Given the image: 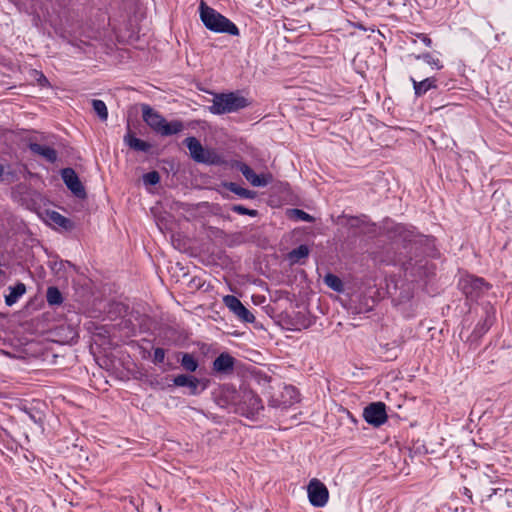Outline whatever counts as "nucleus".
<instances>
[{
	"instance_id": "obj_1",
	"label": "nucleus",
	"mask_w": 512,
	"mask_h": 512,
	"mask_svg": "<svg viewBox=\"0 0 512 512\" xmlns=\"http://www.w3.org/2000/svg\"><path fill=\"white\" fill-rule=\"evenodd\" d=\"M199 10L201 21L208 30L232 36L240 34L239 28L231 20L207 6L204 2H201Z\"/></svg>"
},
{
	"instance_id": "obj_2",
	"label": "nucleus",
	"mask_w": 512,
	"mask_h": 512,
	"mask_svg": "<svg viewBox=\"0 0 512 512\" xmlns=\"http://www.w3.org/2000/svg\"><path fill=\"white\" fill-rule=\"evenodd\" d=\"M249 106L247 98L235 93H216L212 99V105L208 107L214 115H222L237 112Z\"/></svg>"
},
{
	"instance_id": "obj_3",
	"label": "nucleus",
	"mask_w": 512,
	"mask_h": 512,
	"mask_svg": "<svg viewBox=\"0 0 512 512\" xmlns=\"http://www.w3.org/2000/svg\"><path fill=\"white\" fill-rule=\"evenodd\" d=\"M184 144L190 152L191 158L197 163L209 164V165H221L223 158L214 150L205 149L201 142L191 136L184 140Z\"/></svg>"
},
{
	"instance_id": "obj_4",
	"label": "nucleus",
	"mask_w": 512,
	"mask_h": 512,
	"mask_svg": "<svg viewBox=\"0 0 512 512\" xmlns=\"http://www.w3.org/2000/svg\"><path fill=\"white\" fill-rule=\"evenodd\" d=\"M262 400L251 390H244L235 403L234 412L253 419L263 410Z\"/></svg>"
},
{
	"instance_id": "obj_5",
	"label": "nucleus",
	"mask_w": 512,
	"mask_h": 512,
	"mask_svg": "<svg viewBox=\"0 0 512 512\" xmlns=\"http://www.w3.org/2000/svg\"><path fill=\"white\" fill-rule=\"evenodd\" d=\"M458 286L466 297L472 301L477 300L490 288V285L483 278L470 275L461 278Z\"/></svg>"
},
{
	"instance_id": "obj_6",
	"label": "nucleus",
	"mask_w": 512,
	"mask_h": 512,
	"mask_svg": "<svg viewBox=\"0 0 512 512\" xmlns=\"http://www.w3.org/2000/svg\"><path fill=\"white\" fill-rule=\"evenodd\" d=\"M307 494L310 504L317 508L324 507L329 500L327 487L317 478H313L309 481Z\"/></svg>"
},
{
	"instance_id": "obj_7",
	"label": "nucleus",
	"mask_w": 512,
	"mask_h": 512,
	"mask_svg": "<svg viewBox=\"0 0 512 512\" xmlns=\"http://www.w3.org/2000/svg\"><path fill=\"white\" fill-rule=\"evenodd\" d=\"M363 418L368 424L374 427L383 425L388 418L386 405L380 401L370 403L363 410Z\"/></svg>"
},
{
	"instance_id": "obj_8",
	"label": "nucleus",
	"mask_w": 512,
	"mask_h": 512,
	"mask_svg": "<svg viewBox=\"0 0 512 512\" xmlns=\"http://www.w3.org/2000/svg\"><path fill=\"white\" fill-rule=\"evenodd\" d=\"M62 179L67 188L79 199H85L86 190L81 183L78 175L72 168H64L61 171Z\"/></svg>"
},
{
	"instance_id": "obj_9",
	"label": "nucleus",
	"mask_w": 512,
	"mask_h": 512,
	"mask_svg": "<svg viewBox=\"0 0 512 512\" xmlns=\"http://www.w3.org/2000/svg\"><path fill=\"white\" fill-rule=\"evenodd\" d=\"M225 305L232 311L241 321L246 323H253L255 321L254 315L241 303V301L233 296L227 295L224 297Z\"/></svg>"
},
{
	"instance_id": "obj_10",
	"label": "nucleus",
	"mask_w": 512,
	"mask_h": 512,
	"mask_svg": "<svg viewBox=\"0 0 512 512\" xmlns=\"http://www.w3.org/2000/svg\"><path fill=\"white\" fill-rule=\"evenodd\" d=\"M236 359L228 352H222L212 363V370L219 375H230L234 372Z\"/></svg>"
},
{
	"instance_id": "obj_11",
	"label": "nucleus",
	"mask_w": 512,
	"mask_h": 512,
	"mask_svg": "<svg viewBox=\"0 0 512 512\" xmlns=\"http://www.w3.org/2000/svg\"><path fill=\"white\" fill-rule=\"evenodd\" d=\"M142 117L145 123L157 134L160 133L163 124L165 123V118L151 108L148 104H143L142 107Z\"/></svg>"
},
{
	"instance_id": "obj_12",
	"label": "nucleus",
	"mask_w": 512,
	"mask_h": 512,
	"mask_svg": "<svg viewBox=\"0 0 512 512\" xmlns=\"http://www.w3.org/2000/svg\"><path fill=\"white\" fill-rule=\"evenodd\" d=\"M232 167L239 170L246 180L255 187H265L268 184V181L263 175L256 174L253 169L244 162L235 161Z\"/></svg>"
},
{
	"instance_id": "obj_13",
	"label": "nucleus",
	"mask_w": 512,
	"mask_h": 512,
	"mask_svg": "<svg viewBox=\"0 0 512 512\" xmlns=\"http://www.w3.org/2000/svg\"><path fill=\"white\" fill-rule=\"evenodd\" d=\"M494 319L495 311L493 308L487 309L485 311L484 318L476 324L474 330L472 331L471 337L475 340L480 339L491 328L494 323Z\"/></svg>"
},
{
	"instance_id": "obj_14",
	"label": "nucleus",
	"mask_w": 512,
	"mask_h": 512,
	"mask_svg": "<svg viewBox=\"0 0 512 512\" xmlns=\"http://www.w3.org/2000/svg\"><path fill=\"white\" fill-rule=\"evenodd\" d=\"M28 147L32 153L43 157L47 162L51 164L57 161L58 154L54 148L36 142H30Z\"/></svg>"
},
{
	"instance_id": "obj_15",
	"label": "nucleus",
	"mask_w": 512,
	"mask_h": 512,
	"mask_svg": "<svg viewBox=\"0 0 512 512\" xmlns=\"http://www.w3.org/2000/svg\"><path fill=\"white\" fill-rule=\"evenodd\" d=\"M173 384L177 387H188L190 394L196 395L198 394L200 380L191 375L180 374L173 378Z\"/></svg>"
},
{
	"instance_id": "obj_16",
	"label": "nucleus",
	"mask_w": 512,
	"mask_h": 512,
	"mask_svg": "<svg viewBox=\"0 0 512 512\" xmlns=\"http://www.w3.org/2000/svg\"><path fill=\"white\" fill-rule=\"evenodd\" d=\"M410 80L413 84V89L416 97H421L426 94L431 89L437 88V80L435 77H428L423 79L422 81H416L413 77H410Z\"/></svg>"
},
{
	"instance_id": "obj_17",
	"label": "nucleus",
	"mask_w": 512,
	"mask_h": 512,
	"mask_svg": "<svg viewBox=\"0 0 512 512\" xmlns=\"http://www.w3.org/2000/svg\"><path fill=\"white\" fill-rule=\"evenodd\" d=\"M299 401V391L294 386H284L283 391L281 392V404H283V409H287Z\"/></svg>"
},
{
	"instance_id": "obj_18",
	"label": "nucleus",
	"mask_w": 512,
	"mask_h": 512,
	"mask_svg": "<svg viewBox=\"0 0 512 512\" xmlns=\"http://www.w3.org/2000/svg\"><path fill=\"white\" fill-rule=\"evenodd\" d=\"M391 238L399 239L403 242H411L413 240V231L403 224H395L389 229Z\"/></svg>"
},
{
	"instance_id": "obj_19",
	"label": "nucleus",
	"mask_w": 512,
	"mask_h": 512,
	"mask_svg": "<svg viewBox=\"0 0 512 512\" xmlns=\"http://www.w3.org/2000/svg\"><path fill=\"white\" fill-rule=\"evenodd\" d=\"M25 292L26 286L22 282H18L15 286H10L9 294L5 296V304L9 307L13 306Z\"/></svg>"
},
{
	"instance_id": "obj_20",
	"label": "nucleus",
	"mask_w": 512,
	"mask_h": 512,
	"mask_svg": "<svg viewBox=\"0 0 512 512\" xmlns=\"http://www.w3.org/2000/svg\"><path fill=\"white\" fill-rule=\"evenodd\" d=\"M125 143L133 150L135 151H141V152H149L152 145L142 139H139L135 137L134 135L128 133L124 137Z\"/></svg>"
},
{
	"instance_id": "obj_21",
	"label": "nucleus",
	"mask_w": 512,
	"mask_h": 512,
	"mask_svg": "<svg viewBox=\"0 0 512 512\" xmlns=\"http://www.w3.org/2000/svg\"><path fill=\"white\" fill-rule=\"evenodd\" d=\"M222 186L243 199H253L256 196V192L243 188L235 182H224L222 183Z\"/></svg>"
},
{
	"instance_id": "obj_22",
	"label": "nucleus",
	"mask_w": 512,
	"mask_h": 512,
	"mask_svg": "<svg viewBox=\"0 0 512 512\" xmlns=\"http://www.w3.org/2000/svg\"><path fill=\"white\" fill-rule=\"evenodd\" d=\"M184 128L185 126L181 120H173L167 122V120L165 119V123L163 124L159 134L161 136H172L182 132Z\"/></svg>"
},
{
	"instance_id": "obj_23",
	"label": "nucleus",
	"mask_w": 512,
	"mask_h": 512,
	"mask_svg": "<svg viewBox=\"0 0 512 512\" xmlns=\"http://www.w3.org/2000/svg\"><path fill=\"white\" fill-rule=\"evenodd\" d=\"M309 253V247L305 244H302L288 253V259L292 264L300 263L302 259L309 256Z\"/></svg>"
},
{
	"instance_id": "obj_24",
	"label": "nucleus",
	"mask_w": 512,
	"mask_h": 512,
	"mask_svg": "<svg viewBox=\"0 0 512 512\" xmlns=\"http://www.w3.org/2000/svg\"><path fill=\"white\" fill-rule=\"evenodd\" d=\"M416 60H422L426 64H428L432 69L441 70L443 68V64L438 56L435 54L426 52L423 54L414 55Z\"/></svg>"
},
{
	"instance_id": "obj_25",
	"label": "nucleus",
	"mask_w": 512,
	"mask_h": 512,
	"mask_svg": "<svg viewBox=\"0 0 512 512\" xmlns=\"http://www.w3.org/2000/svg\"><path fill=\"white\" fill-rule=\"evenodd\" d=\"M182 368L187 372H195L199 366L198 361L194 355L190 353H183L180 359Z\"/></svg>"
},
{
	"instance_id": "obj_26",
	"label": "nucleus",
	"mask_w": 512,
	"mask_h": 512,
	"mask_svg": "<svg viewBox=\"0 0 512 512\" xmlns=\"http://www.w3.org/2000/svg\"><path fill=\"white\" fill-rule=\"evenodd\" d=\"M49 217H50V220H51L54 224H56V225H58V226H60V227L64 228L65 230H70V229H72V228H73V223H72V221H71L69 218H67V217L63 216L62 214H60V213H58V212H56V211H53V212L49 215Z\"/></svg>"
},
{
	"instance_id": "obj_27",
	"label": "nucleus",
	"mask_w": 512,
	"mask_h": 512,
	"mask_svg": "<svg viewBox=\"0 0 512 512\" xmlns=\"http://www.w3.org/2000/svg\"><path fill=\"white\" fill-rule=\"evenodd\" d=\"M46 300L51 306L60 305L63 302V296L57 287H48Z\"/></svg>"
},
{
	"instance_id": "obj_28",
	"label": "nucleus",
	"mask_w": 512,
	"mask_h": 512,
	"mask_svg": "<svg viewBox=\"0 0 512 512\" xmlns=\"http://www.w3.org/2000/svg\"><path fill=\"white\" fill-rule=\"evenodd\" d=\"M92 107L101 121H106L108 118V110L104 101L99 99L92 100Z\"/></svg>"
},
{
	"instance_id": "obj_29",
	"label": "nucleus",
	"mask_w": 512,
	"mask_h": 512,
	"mask_svg": "<svg viewBox=\"0 0 512 512\" xmlns=\"http://www.w3.org/2000/svg\"><path fill=\"white\" fill-rule=\"evenodd\" d=\"M324 282L329 288H331L332 290H334L336 292H341L343 290L342 280L338 276H336L332 273H328L324 277Z\"/></svg>"
},
{
	"instance_id": "obj_30",
	"label": "nucleus",
	"mask_w": 512,
	"mask_h": 512,
	"mask_svg": "<svg viewBox=\"0 0 512 512\" xmlns=\"http://www.w3.org/2000/svg\"><path fill=\"white\" fill-rule=\"evenodd\" d=\"M493 495H499L500 498H505L507 501L512 499V489L490 488L487 491V499H491Z\"/></svg>"
},
{
	"instance_id": "obj_31",
	"label": "nucleus",
	"mask_w": 512,
	"mask_h": 512,
	"mask_svg": "<svg viewBox=\"0 0 512 512\" xmlns=\"http://www.w3.org/2000/svg\"><path fill=\"white\" fill-rule=\"evenodd\" d=\"M289 216L298 221H305V222H313L314 221L313 216H311L304 210L297 209V208L289 210Z\"/></svg>"
},
{
	"instance_id": "obj_32",
	"label": "nucleus",
	"mask_w": 512,
	"mask_h": 512,
	"mask_svg": "<svg viewBox=\"0 0 512 512\" xmlns=\"http://www.w3.org/2000/svg\"><path fill=\"white\" fill-rule=\"evenodd\" d=\"M231 211L240 214V215H248L251 217H256L258 215V211L254 209H248L244 207L243 205L235 204L232 205L230 208Z\"/></svg>"
},
{
	"instance_id": "obj_33",
	"label": "nucleus",
	"mask_w": 512,
	"mask_h": 512,
	"mask_svg": "<svg viewBox=\"0 0 512 512\" xmlns=\"http://www.w3.org/2000/svg\"><path fill=\"white\" fill-rule=\"evenodd\" d=\"M143 182L146 185L155 186L160 182V175L157 171H150L143 175Z\"/></svg>"
},
{
	"instance_id": "obj_34",
	"label": "nucleus",
	"mask_w": 512,
	"mask_h": 512,
	"mask_svg": "<svg viewBox=\"0 0 512 512\" xmlns=\"http://www.w3.org/2000/svg\"><path fill=\"white\" fill-rule=\"evenodd\" d=\"M29 190V187L28 185L24 184V183H20V184H17L16 186H14L12 188V197L15 199V200H21L22 199V196L27 193Z\"/></svg>"
},
{
	"instance_id": "obj_35",
	"label": "nucleus",
	"mask_w": 512,
	"mask_h": 512,
	"mask_svg": "<svg viewBox=\"0 0 512 512\" xmlns=\"http://www.w3.org/2000/svg\"><path fill=\"white\" fill-rule=\"evenodd\" d=\"M16 179L15 172L7 171L5 172L4 165L0 164V181L7 180L8 182H12Z\"/></svg>"
},
{
	"instance_id": "obj_36",
	"label": "nucleus",
	"mask_w": 512,
	"mask_h": 512,
	"mask_svg": "<svg viewBox=\"0 0 512 512\" xmlns=\"http://www.w3.org/2000/svg\"><path fill=\"white\" fill-rule=\"evenodd\" d=\"M165 360V350L161 347L154 349L153 362L155 364H161Z\"/></svg>"
},
{
	"instance_id": "obj_37",
	"label": "nucleus",
	"mask_w": 512,
	"mask_h": 512,
	"mask_svg": "<svg viewBox=\"0 0 512 512\" xmlns=\"http://www.w3.org/2000/svg\"><path fill=\"white\" fill-rule=\"evenodd\" d=\"M65 266H69L70 268L75 270V266L70 261H55L53 265H51L52 270L59 272L62 269H65Z\"/></svg>"
},
{
	"instance_id": "obj_38",
	"label": "nucleus",
	"mask_w": 512,
	"mask_h": 512,
	"mask_svg": "<svg viewBox=\"0 0 512 512\" xmlns=\"http://www.w3.org/2000/svg\"><path fill=\"white\" fill-rule=\"evenodd\" d=\"M417 37L427 46V47H431L432 46V40L430 37H428V35L426 34H418Z\"/></svg>"
},
{
	"instance_id": "obj_39",
	"label": "nucleus",
	"mask_w": 512,
	"mask_h": 512,
	"mask_svg": "<svg viewBox=\"0 0 512 512\" xmlns=\"http://www.w3.org/2000/svg\"><path fill=\"white\" fill-rule=\"evenodd\" d=\"M269 405L271 407H281V408H283V404H281V398L280 399L272 398L269 401Z\"/></svg>"
},
{
	"instance_id": "obj_40",
	"label": "nucleus",
	"mask_w": 512,
	"mask_h": 512,
	"mask_svg": "<svg viewBox=\"0 0 512 512\" xmlns=\"http://www.w3.org/2000/svg\"><path fill=\"white\" fill-rule=\"evenodd\" d=\"M483 481H484V482H488V483H493V482H494V481L490 478V476H488L487 474H485V475H484Z\"/></svg>"
},
{
	"instance_id": "obj_41",
	"label": "nucleus",
	"mask_w": 512,
	"mask_h": 512,
	"mask_svg": "<svg viewBox=\"0 0 512 512\" xmlns=\"http://www.w3.org/2000/svg\"><path fill=\"white\" fill-rule=\"evenodd\" d=\"M465 494L471 498V492L469 489L465 488Z\"/></svg>"
},
{
	"instance_id": "obj_42",
	"label": "nucleus",
	"mask_w": 512,
	"mask_h": 512,
	"mask_svg": "<svg viewBox=\"0 0 512 512\" xmlns=\"http://www.w3.org/2000/svg\"><path fill=\"white\" fill-rule=\"evenodd\" d=\"M29 416H30V418H31L34 422H37V421H36V419H35V417H34L33 415L29 414Z\"/></svg>"
}]
</instances>
